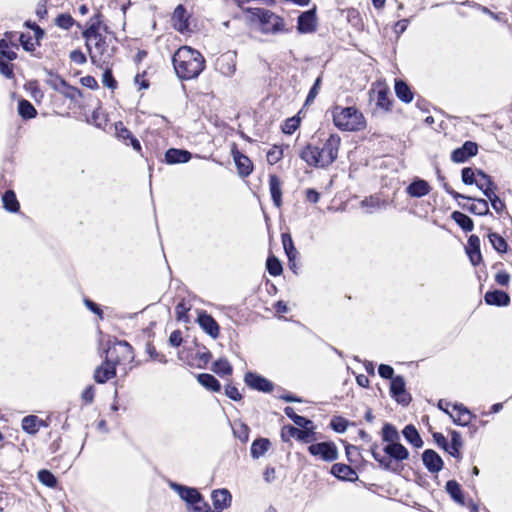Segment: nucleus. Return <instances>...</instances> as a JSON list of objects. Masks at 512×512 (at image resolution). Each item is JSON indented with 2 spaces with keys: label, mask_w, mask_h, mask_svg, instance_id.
Returning <instances> with one entry per match:
<instances>
[{
  "label": "nucleus",
  "mask_w": 512,
  "mask_h": 512,
  "mask_svg": "<svg viewBox=\"0 0 512 512\" xmlns=\"http://www.w3.org/2000/svg\"><path fill=\"white\" fill-rule=\"evenodd\" d=\"M299 428L294 425H284L281 429V439L283 442H288L290 438H295L298 435Z\"/></svg>",
  "instance_id": "49530a36"
},
{
  "label": "nucleus",
  "mask_w": 512,
  "mask_h": 512,
  "mask_svg": "<svg viewBox=\"0 0 512 512\" xmlns=\"http://www.w3.org/2000/svg\"><path fill=\"white\" fill-rule=\"evenodd\" d=\"M0 53L3 57L7 58L10 61L16 59L17 57L16 52L11 49L6 39L0 40Z\"/></svg>",
  "instance_id": "8fccbe9b"
},
{
  "label": "nucleus",
  "mask_w": 512,
  "mask_h": 512,
  "mask_svg": "<svg viewBox=\"0 0 512 512\" xmlns=\"http://www.w3.org/2000/svg\"><path fill=\"white\" fill-rule=\"evenodd\" d=\"M296 440L301 443H311L317 440V433L315 426H308L307 428L299 429Z\"/></svg>",
  "instance_id": "e433bc0d"
},
{
  "label": "nucleus",
  "mask_w": 512,
  "mask_h": 512,
  "mask_svg": "<svg viewBox=\"0 0 512 512\" xmlns=\"http://www.w3.org/2000/svg\"><path fill=\"white\" fill-rule=\"evenodd\" d=\"M102 69L104 70L103 78H102L103 84L105 86H107L108 88L115 89L117 83L112 76V72L109 68V64Z\"/></svg>",
  "instance_id": "4d7b16f0"
},
{
  "label": "nucleus",
  "mask_w": 512,
  "mask_h": 512,
  "mask_svg": "<svg viewBox=\"0 0 512 512\" xmlns=\"http://www.w3.org/2000/svg\"><path fill=\"white\" fill-rule=\"evenodd\" d=\"M245 384H271L269 381L261 377L260 375L252 372H248L244 377Z\"/></svg>",
  "instance_id": "6e6d98bb"
},
{
  "label": "nucleus",
  "mask_w": 512,
  "mask_h": 512,
  "mask_svg": "<svg viewBox=\"0 0 512 512\" xmlns=\"http://www.w3.org/2000/svg\"><path fill=\"white\" fill-rule=\"evenodd\" d=\"M298 30L301 33H311L316 29V16L314 11L303 12L298 17Z\"/></svg>",
  "instance_id": "a211bd4d"
},
{
  "label": "nucleus",
  "mask_w": 512,
  "mask_h": 512,
  "mask_svg": "<svg viewBox=\"0 0 512 512\" xmlns=\"http://www.w3.org/2000/svg\"><path fill=\"white\" fill-rule=\"evenodd\" d=\"M224 393L227 397L234 401H239L242 398V395L238 391L237 386H224Z\"/></svg>",
  "instance_id": "680f3d73"
},
{
  "label": "nucleus",
  "mask_w": 512,
  "mask_h": 512,
  "mask_svg": "<svg viewBox=\"0 0 512 512\" xmlns=\"http://www.w3.org/2000/svg\"><path fill=\"white\" fill-rule=\"evenodd\" d=\"M283 157V151L280 147L274 146L267 153V161L269 164L274 165L279 162Z\"/></svg>",
  "instance_id": "603ef678"
},
{
  "label": "nucleus",
  "mask_w": 512,
  "mask_h": 512,
  "mask_svg": "<svg viewBox=\"0 0 512 512\" xmlns=\"http://www.w3.org/2000/svg\"><path fill=\"white\" fill-rule=\"evenodd\" d=\"M331 474L341 481L355 482L358 480L356 471L344 463H335L331 467Z\"/></svg>",
  "instance_id": "2eb2a0df"
},
{
  "label": "nucleus",
  "mask_w": 512,
  "mask_h": 512,
  "mask_svg": "<svg viewBox=\"0 0 512 512\" xmlns=\"http://www.w3.org/2000/svg\"><path fill=\"white\" fill-rule=\"evenodd\" d=\"M346 457L349 462L354 463L357 461V457L360 456L359 448L357 446L347 444L345 446Z\"/></svg>",
  "instance_id": "bf43d9fd"
},
{
  "label": "nucleus",
  "mask_w": 512,
  "mask_h": 512,
  "mask_svg": "<svg viewBox=\"0 0 512 512\" xmlns=\"http://www.w3.org/2000/svg\"><path fill=\"white\" fill-rule=\"evenodd\" d=\"M271 442L268 438H257L255 439L250 447V455L253 459H259L262 457L270 448Z\"/></svg>",
  "instance_id": "bb28decb"
},
{
  "label": "nucleus",
  "mask_w": 512,
  "mask_h": 512,
  "mask_svg": "<svg viewBox=\"0 0 512 512\" xmlns=\"http://www.w3.org/2000/svg\"><path fill=\"white\" fill-rule=\"evenodd\" d=\"M117 374V368L107 358L101 366H99L94 372L95 381L98 384H103L106 381L111 380Z\"/></svg>",
  "instance_id": "f3484780"
},
{
  "label": "nucleus",
  "mask_w": 512,
  "mask_h": 512,
  "mask_svg": "<svg viewBox=\"0 0 512 512\" xmlns=\"http://www.w3.org/2000/svg\"><path fill=\"white\" fill-rule=\"evenodd\" d=\"M341 139L337 134H331L321 146L307 145L300 152V158L309 166L326 168L338 156Z\"/></svg>",
  "instance_id": "7ed1b4c3"
},
{
  "label": "nucleus",
  "mask_w": 512,
  "mask_h": 512,
  "mask_svg": "<svg viewBox=\"0 0 512 512\" xmlns=\"http://www.w3.org/2000/svg\"><path fill=\"white\" fill-rule=\"evenodd\" d=\"M335 126L343 131H360L366 127V121L355 107L336 106L332 110Z\"/></svg>",
  "instance_id": "423d86ee"
},
{
  "label": "nucleus",
  "mask_w": 512,
  "mask_h": 512,
  "mask_svg": "<svg viewBox=\"0 0 512 512\" xmlns=\"http://www.w3.org/2000/svg\"><path fill=\"white\" fill-rule=\"evenodd\" d=\"M320 85H321V78L318 77L316 79L314 85L312 86V88L310 89V91L308 93V96H307V99H306V104L311 103V102L314 101V99L316 98V96L319 93Z\"/></svg>",
  "instance_id": "e2e57ef3"
},
{
  "label": "nucleus",
  "mask_w": 512,
  "mask_h": 512,
  "mask_svg": "<svg viewBox=\"0 0 512 512\" xmlns=\"http://www.w3.org/2000/svg\"><path fill=\"white\" fill-rule=\"evenodd\" d=\"M478 152V146L475 142L466 141L462 147L455 149L451 154V159L455 163H463Z\"/></svg>",
  "instance_id": "f8f14e48"
},
{
  "label": "nucleus",
  "mask_w": 512,
  "mask_h": 512,
  "mask_svg": "<svg viewBox=\"0 0 512 512\" xmlns=\"http://www.w3.org/2000/svg\"><path fill=\"white\" fill-rule=\"evenodd\" d=\"M430 192L429 184L424 180H417L412 182L407 187V193L412 197H422Z\"/></svg>",
  "instance_id": "c756f323"
},
{
  "label": "nucleus",
  "mask_w": 512,
  "mask_h": 512,
  "mask_svg": "<svg viewBox=\"0 0 512 512\" xmlns=\"http://www.w3.org/2000/svg\"><path fill=\"white\" fill-rule=\"evenodd\" d=\"M469 210L472 213L478 214V215H485L489 211V206L486 200L484 199H478L476 200V203L472 204Z\"/></svg>",
  "instance_id": "09e8293b"
},
{
  "label": "nucleus",
  "mask_w": 512,
  "mask_h": 512,
  "mask_svg": "<svg viewBox=\"0 0 512 512\" xmlns=\"http://www.w3.org/2000/svg\"><path fill=\"white\" fill-rule=\"evenodd\" d=\"M308 452L325 462H333L339 457L338 448L333 441L312 443L308 446Z\"/></svg>",
  "instance_id": "6e6552de"
},
{
  "label": "nucleus",
  "mask_w": 512,
  "mask_h": 512,
  "mask_svg": "<svg viewBox=\"0 0 512 512\" xmlns=\"http://www.w3.org/2000/svg\"><path fill=\"white\" fill-rule=\"evenodd\" d=\"M445 490L455 503L461 506L466 505L463 490L456 480H448L445 485Z\"/></svg>",
  "instance_id": "aec40b11"
},
{
  "label": "nucleus",
  "mask_w": 512,
  "mask_h": 512,
  "mask_svg": "<svg viewBox=\"0 0 512 512\" xmlns=\"http://www.w3.org/2000/svg\"><path fill=\"white\" fill-rule=\"evenodd\" d=\"M4 207L10 212H17L19 210V202L13 191H6L2 197Z\"/></svg>",
  "instance_id": "4c0bfd02"
},
{
  "label": "nucleus",
  "mask_w": 512,
  "mask_h": 512,
  "mask_svg": "<svg viewBox=\"0 0 512 512\" xmlns=\"http://www.w3.org/2000/svg\"><path fill=\"white\" fill-rule=\"evenodd\" d=\"M169 487L175 491L179 497L185 501L189 506L194 505L196 502L202 500V494L193 487H188L176 482H170Z\"/></svg>",
  "instance_id": "1a4fd4ad"
},
{
  "label": "nucleus",
  "mask_w": 512,
  "mask_h": 512,
  "mask_svg": "<svg viewBox=\"0 0 512 512\" xmlns=\"http://www.w3.org/2000/svg\"><path fill=\"white\" fill-rule=\"evenodd\" d=\"M189 18L187 10L183 5H178L172 15L173 27L180 33L190 31L189 29Z\"/></svg>",
  "instance_id": "ddd939ff"
},
{
  "label": "nucleus",
  "mask_w": 512,
  "mask_h": 512,
  "mask_svg": "<svg viewBox=\"0 0 512 512\" xmlns=\"http://www.w3.org/2000/svg\"><path fill=\"white\" fill-rule=\"evenodd\" d=\"M377 105L381 108H384L386 110L389 109L390 106V100L388 98V95L385 91H379L377 96Z\"/></svg>",
  "instance_id": "338daca9"
},
{
  "label": "nucleus",
  "mask_w": 512,
  "mask_h": 512,
  "mask_svg": "<svg viewBox=\"0 0 512 512\" xmlns=\"http://www.w3.org/2000/svg\"><path fill=\"white\" fill-rule=\"evenodd\" d=\"M18 112L25 119H31L36 116L35 107L27 100H21L18 104Z\"/></svg>",
  "instance_id": "58836bf2"
},
{
  "label": "nucleus",
  "mask_w": 512,
  "mask_h": 512,
  "mask_svg": "<svg viewBox=\"0 0 512 512\" xmlns=\"http://www.w3.org/2000/svg\"><path fill=\"white\" fill-rule=\"evenodd\" d=\"M214 372L219 375H228L232 372V367L227 360H218L214 363Z\"/></svg>",
  "instance_id": "de8ad7c7"
},
{
  "label": "nucleus",
  "mask_w": 512,
  "mask_h": 512,
  "mask_svg": "<svg viewBox=\"0 0 512 512\" xmlns=\"http://www.w3.org/2000/svg\"><path fill=\"white\" fill-rule=\"evenodd\" d=\"M250 21L259 25L260 31L264 34H277L288 32L284 20L271 12L261 8H250L247 10Z\"/></svg>",
  "instance_id": "39448f33"
},
{
  "label": "nucleus",
  "mask_w": 512,
  "mask_h": 512,
  "mask_svg": "<svg viewBox=\"0 0 512 512\" xmlns=\"http://www.w3.org/2000/svg\"><path fill=\"white\" fill-rule=\"evenodd\" d=\"M477 172L475 173L472 168L466 167L462 170V181L465 184L471 185L475 183Z\"/></svg>",
  "instance_id": "13d9d810"
},
{
  "label": "nucleus",
  "mask_w": 512,
  "mask_h": 512,
  "mask_svg": "<svg viewBox=\"0 0 512 512\" xmlns=\"http://www.w3.org/2000/svg\"><path fill=\"white\" fill-rule=\"evenodd\" d=\"M474 184L483 191L485 196L494 191L493 182L490 180L489 176L481 170L477 171V177Z\"/></svg>",
  "instance_id": "2f4dec72"
},
{
  "label": "nucleus",
  "mask_w": 512,
  "mask_h": 512,
  "mask_svg": "<svg viewBox=\"0 0 512 512\" xmlns=\"http://www.w3.org/2000/svg\"><path fill=\"white\" fill-rule=\"evenodd\" d=\"M38 480L40 481V483H42L43 485H45L49 488H54L57 485L56 476L51 471H49L47 469H41L38 472Z\"/></svg>",
  "instance_id": "ea45409f"
},
{
  "label": "nucleus",
  "mask_w": 512,
  "mask_h": 512,
  "mask_svg": "<svg viewBox=\"0 0 512 512\" xmlns=\"http://www.w3.org/2000/svg\"><path fill=\"white\" fill-rule=\"evenodd\" d=\"M215 67L222 75L232 76L236 71V55L231 52L222 54L217 58Z\"/></svg>",
  "instance_id": "9d476101"
},
{
  "label": "nucleus",
  "mask_w": 512,
  "mask_h": 512,
  "mask_svg": "<svg viewBox=\"0 0 512 512\" xmlns=\"http://www.w3.org/2000/svg\"><path fill=\"white\" fill-rule=\"evenodd\" d=\"M266 267L272 276H279L283 270L280 261L275 256L268 257Z\"/></svg>",
  "instance_id": "37998d69"
},
{
  "label": "nucleus",
  "mask_w": 512,
  "mask_h": 512,
  "mask_svg": "<svg viewBox=\"0 0 512 512\" xmlns=\"http://www.w3.org/2000/svg\"><path fill=\"white\" fill-rule=\"evenodd\" d=\"M21 45L26 51H33L35 49V43L29 35L21 34L19 37Z\"/></svg>",
  "instance_id": "69168bd1"
},
{
  "label": "nucleus",
  "mask_w": 512,
  "mask_h": 512,
  "mask_svg": "<svg viewBox=\"0 0 512 512\" xmlns=\"http://www.w3.org/2000/svg\"><path fill=\"white\" fill-rule=\"evenodd\" d=\"M349 425V421L341 416H334L330 421V428L336 433H344Z\"/></svg>",
  "instance_id": "79ce46f5"
},
{
  "label": "nucleus",
  "mask_w": 512,
  "mask_h": 512,
  "mask_svg": "<svg viewBox=\"0 0 512 512\" xmlns=\"http://www.w3.org/2000/svg\"><path fill=\"white\" fill-rule=\"evenodd\" d=\"M450 435H451L450 443H448V446L445 448L444 451L449 453L455 459L459 460L462 458L460 449L463 446L461 434L456 430H451Z\"/></svg>",
  "instance_id": "412c9836"
},
{
  "label": "nucleus",
  "mask_w": 512,
  "mask_h": 512,
  "mask_svg": "<svg viewBox=\"0 0 512 512\" xmlns=\"http://www.w3.org/2000/svg\"><path fill=\"white\" fill-rule=\"evenodd\" d=\"M432 437H433V440L436 443V445L439 448L445 450V448L448 446V441H447L446 437L440 432H434L432 434Z\"/></svg>",
  "instance_id": "774afa93"
},
{
  "label": "nucleus",
  "mask_w": 512,
  "mask_h": 512,
  "mask_svg": "<svg viewBox=\"0 0 512 512\" xmlns=\"http://www.w3.org/2000/svg\"><path fill=\"white\" fill-rule=\"evenodd\" d=\"M74 19L70 14L63 13L57 16L55 23L58 27L68 30L74 25Z\"/></svg>",
  "instance_id": "a18cd8bd"
},
{
  "label": "nucleus",
  "mask_w": 512,
  "mask_h": 512,
  "mask_svg": "<svg viewBox=\"0 0 512 512\" xmlns=\"http://www.w3.org/2000/svg\"><path fill=\"white\" fill-rule=\"evenodd\" d=\"M38 423L40 418L36 415H27L21 421V427L24 432L30 435H35L39 432Z\"/></svg>",
  "instance_id": "473e14b6"
},
{
  "label": "nucleus",
  "mask_w": 512,
  "mask_h": 512,
  "mask_svg": "<svg viewBox=\"0 0 512 512\" xmlns=\"http://www.w3.org/2000/svg\"><path fill=\"white\" fill-rule=\"evenodd\" d=\"M282 244L283 248L285 250V253L289 259L290 263H294L295 259L297 258L298 251L296 250L292 237L290 234H282ZM295 266V264H293Z\"/></svg>",
  "instance_id": "f704fd0d"
},
{
  "label": "nucleus",
  "mask_w": 512,
  "mask_h": 512,
  "mask_svg": "<svg viewBox=\"0 0 512 512\" xmlns=\"http://www.w3.org/2000/svg\"><path fill=\"white\" fill-rule=\"evenodd\" d=\"M382 440L386 442L383 447L382 455L379 452V445L372 443L370 446V453L373 459L379 464V467L385 471L395 472L393 461L402 462L409 458L408 449L401 444L400 434L397 428L391 423H385L381 430Z\"/></svg>",
  "instance_id": "f257e3e1"
},
{
  "label": "nucleus",
  "mask_w": 512,
  "mask_h": 512,
  "mask_svg": "<svg viewBox=\"0 0 512 512\" xmlns=\"http://www.w3.org/2000/svg\"><path fill=\"white\" fill-rule=\"evenodd\" d=\"M214 512H221L230 507L232 502V495L228 489H216L211 494Z\"/></svg>",
  "instance_id": "4468645a"
},
{
  "label": "nucleus",
  "mask_w": 512,
  "mask_h": 512,
  "mask_svg": "<svg viewBox=\"0 0 512 512\" xmlns=\"http://www.w3.org/2000/svg\"><path fill=\"white\" fill-rule=\"evenodd\" d=\"M190 512H214L211 510L210 505L208 502L204 501V498L202 497V500L199 502H196L194 505L190 506Z\"/></svg>",
  "instance_id": "052dcab7"
},
{
  "label": "nucleus",
  "mask_w": 512,
  "mask_h": 512,
  "mask_svg": "<svg viewBox=\"0 0 512 512\" xmlns=\"http://www.w3.org/2000/svg\"><path fill=\"white\" fill-rule=\"evenodd\" d=\"M60 86H62L60 93L66 98L75 100L77 97L81 96V91L76 87L68 85L66 81L60 82Z\"/></svg>",
  "instance_id": "c03bdc74"
},
{
  "label": "nucleus",
  "mask_w": 512,
  "mask_h": 512,
  "mask_svg": "<svg viewBox=\"0 0 512 512\" xmlns=\"http://www.w3.org/2000/svg\"><path fill=\"white\" fill-rule=\"evenodd\" d=\"M405 440L415 448H421L424 444L418 430L413 424H408L402 430Z\"/></svg>",
  "instance_id": "a878e982"
},
{
  "label": "nucleus",
  "mask_w": 512,
  "mask_h": 512,
  "mask_svg": "<svg viewBox=\"0 0 512 512\" xmlns=\"http://www.w3.org/2000/svg\"><path fill=\"white\" fill-rule=\"evenodd\" d=\"M390 396L400 405L408 406L412 400L411 394L406 390V386H389Z\"/></svg>",
  "instance_id": "c85d7f7f"
},
{
  "label": "nucleus",
  "mask_w": 512,
  "mask_h": 512,
  "mask_svg": "<svg viewBox=\"0 0 512 512\" xmlns=\"http://www.w3.org/2000/svg\"><path fill=\"white\" fill-rule=\"evenodd\" d=\"M115 131L117 138L122 140L130 139L131 145L135 150L139 151L141 149L140 142L132 137L131 132L123 125L122 122L115 124Z\"/></svg>",
  "instance_id": "7c9ffc66"
},
{
  "label": "nucleus",
  "mask_w": 512,
  "mask_h": 512,
  "mask_svg": "<svg viewBox=\"0 0 512 512\" xmlns=\"http://www.w3.org/2000/svg\"><path fill=\"white\" fill-rule=\"evenodd\" d=\"M188 310H189V308L186 306V304L184 302L178 303V305L175 308V314H176L177 320L187 321L186 314H187Z\"/></svg>",
  "instance_id": "0e129e2a"
},
{
  "label": "nucleus",
  "mask_w": 512,
  "mask_h": 512,
  "mask_svg": "<svg viewBox=\"0 0 512 512\" xmlns=\"http://www.w3.org/2000/svg\"><path fill=\"white\" fill-rule=\"evenodd\" d=\"M484 298L488 305L507 306L510 302L509 295L500 290L488 291Z\"/></svg>",
  "instance_id": "b1692460"
},
{
  "label": "nucleus",
  "mask_w": 512,
  "mask_h": 512,
  "mask_svg": "<svg viewBox=\"0 0 512 512\" xmlns=\"http://www.w3.org/2000/svg\"><path fill=\"white\" fill-rule=\"evenodd\" d=\"M489 241L493 248L499 253H505L507 251V243L505 239L497 233H490L488 235Z\"/></svg>",
  "instance_id": "a19ab883"
},
{
  "label": "nucleus",
  "mask_w": 512,
  "mask_h": 512,
  "mask_svg": "<svg viewBox=\"0 0 512 512\" xmlns=\"http://www.w3.org/2000/svg\"><path fill=\"white\" fill-rule=\"evenodd\" d=\"M233 157H234V161L237 166L239 174L244 177L250 175L253 170V165H252L251 160L247 156L241 154L238 151H236L233 154Z\"/></svg>",
  "instance_id": "cd10ccee"
},
{
  "label": "nucleus",
  "mask_w": 512,
  "mask_h": 512,
  "mask_svg": "<svg viewBox=\"0 0 512 512\" xmlns=\"http://www.w3.org/2000/svg\"><path fill=\"white\" fill-rule=\"evenodd\" d=\"M422 461L430 473H438L443 469L444 462L441 456L433 449H426L422 453Z\"/></svg>",
  "instance_id": "9b49d317"
},
{
  "label": "nucleus",
  "mask_w": 512,
  "mask_h": 512,
  "mask_svg": "<svg viewBox=\"0 0 512 512\" xmlns=\"http://www.w3.org/2000/svg\"><path fill=\"white\" fill-rule=\"evenodd\" d=\"M467 254L471 263L476 266L481 260V252H480V239L476 235H471L468 239V246L466 248Z\"/></svg>",
  "instance_id": "6ab92c4d"
},
{
  "label": "nucleus",
  "mask_w": 512,
  "mask_h": 512,
  "mask_svg": "<svg viewBox=\"0 0 512 512\" xmlns=\"http://www.w3.org/2000/svg\"><path fill=\"white\" fill-rule=\"evenodd\" d=\"M101 28L102 16L100 14H96L90 18L88 27L83 32V37L86 40V47L92 63L99 68H104L110 64V60L113 56V50L109 48L105 37L100 33Z\"/></svg>",
  "instance_id": "f03ea898"
},
{
  "label": "nucleus",
  "mask_w": 512,
  "mask_h": 512,
  "mask_svg": "<svg viewBox=\"0 0 512 512\" xmlns=\"http://www.w3.org/2000/svg\"><path fill=\"white\" fill-rule=\"evenodd\" d=\"M269 188L273 203L276 207L282 205V182L276 175L269 176Z\"/></svg>",
  "instance_id": "5701e85b"
},
{
  "label": "nucleus",
  "mask_w": 512,
  "mask_h": 512,
  "mask_svg": "<svg viewBox=\"0 0 512 512\" xmlns=\"http://www.w3.org/2000/svg\"><path fill=\"white\" fill-rule=\"evenodd\" d=\"M486 197L489 199V201L491 202V205L493 207V209L500 213L503 211V209L505 208V204L504 202L495 194L494 191L490 192L488 195H486Z\"/></svg>",
  "instance_id": "5fc2aeb1"
},
{
  "label": "nucleus",
  "mask_w": 512,
  "mask_h": 512,
  "mask_svg": "<svg viewBox=\"0 0 512 512\" xmlns=\"http://www.w3.org/2000/svg\"><path fill=\"white\" fill-rule=\"evenodd\" d=\"M395 93L403 102L409 103L413 99V93L408 85L402 80L395 81Z\"/></svg>",
  "instance_id": "72a5a7b5"
},
{
  "label": "nucleus",
  "mask_w": 512,
  "mask_h": 512,
  "mask_svg": "<svg viewBox=\"0 0 512 512\" xmlns=\"http://www.w3.org/2000/svg\"><path fill=\"white\" fill-rule=\"evenodd\" d=\"M106 358L113 363L116 368L126 371V366L134 359L132 347L125 341L115 342L106 350Z\"/></svg>",
  "instance_id": "0eeeda50"
},
{
  "label": "nucleus",
  "mask_w": 512,
  "mask_h": 512,
  "mask_svg": "<svg viewBox=\"0 0 512 512\" xmlns=\"http://www.w3.org/2000/svg\"><path fill=\"white\" fill-rule=\"evenodd\" d=\"M452 219L466 232L473 230V221L466 214L455 211L452 213Z\"/></svg>",
  "instance_id": "c9c22d12"
},
{
  "label": "nucleus",
  "mask_w": 512,
  "mask_h": 512,
  "mask_svg": "<svg viewBox=\"0 0 512 512\" xmlns=\"http://www.w3.org/2000/svg\"><path fill=\"white\" fill-rule=\"evenodd\" d=\"M168 164L186 163L191 159V153L187 150L171 148L165 153Z\"/></svg>",
  "instance_id": "393cba45"
},
{
  "label": "nucleus",
  "mask_w": 512,
  "mask_h": 512,
  "mask_svg": "<svg viewBox=\"0 0 512 512\" xmlns=\"http://www.w3.org/2000/svg\"><path fill=\"white\" fill-rule=\"evenodd\" d=\"M233 433L241 442L245 443L249 438V428L245 424H239L233 428Z\"/></svg>",
  "instance_id": "864d4df0"
},
{
  "label": "nucleus",
  "mask_w": 512,
  "mask_h": 512,
  "mask_svg": "<svg viewBox=\"0 0 512 512\" xmlns=\"http://www.w3.org/2000/svg\"><path fill=\"white\" fill-rule=\"evenodd\" d=\"M172 62L177 76L183 80L197 78L205 68L202 54L189 46L180 47L174 53Z\"/></svg>",
  "instance_id": "20e7f679"
},
{
  "label": "nucleus",
  "mask_w": 512,
  "mask_h": 512,
  "mask_svg": "<svg viewBox=\"0 0 512 512\" xmlns=\"http://www.w3.org/2000/svg\"><path fill=\"white\" fill-rule=\"evenodd\" d=\"M198 322L203 330L211 337L217 338L219 335V326L212 316L202 313L198 317Z\"/></svg>",
  "instance_id": "4be33fe9"
},
{
  "label": "nucleus",
  "mask_w": 512,
  "mask_h": 512,
  "mask_svg": "<svg viewBox=\"0 0 512 512\" xmlns=\"http://www.w3.org/2000/svg\"><path fill=\"white\" fill-rule=\"evenodd\" d=\"M453 410L456 414H450L452 421L459 426H468L475 416L470 412V410L464 406L462 403H454L452 405Z\"/></svg>",
  "instance_id": "dca6fc26"
},
{
  "label": "nucleus",
  "mask_w": 512,
  "mask_h": 512,
  "mask_svg": "<svg viewBox=\"0 0 512 512\" xmlns=\"http://www.w3.org/2000/svg\"><path fill=\"white\" fill-rule=\"evenodd\" d=\"M299 124H300L299 118H297V117L288 118L282 127V131L285 134H292L297 130V128L299 127Z\"/></svg>",
  "instance_id": "3c124183"
}]
</instances>
